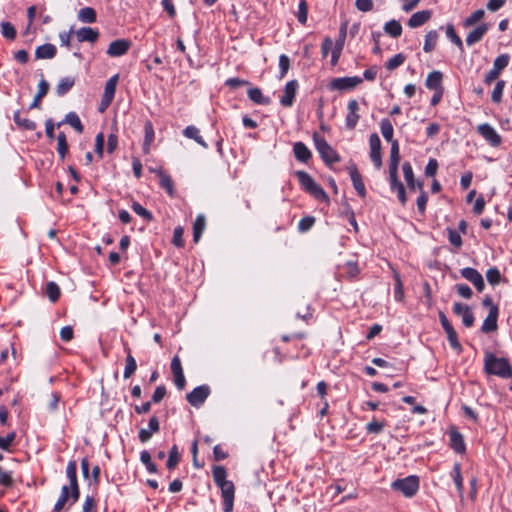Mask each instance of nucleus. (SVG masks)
I'll use <instances>...</instances> for the list:
<instances>
[{
	"label": "nucleus",
	"instance_id": "7c9ffc66",
	"mask_svg": "<svg viewBox=\"0 0 512 512\" xmlns=\"http://www.w3.org/2000/svg\"><path fill=\"white\" fill-rule=\"evenodd\" d=\"M206 227V219L205 216L200 214L196 217L194 224H193V241L195 243H198L203 231Z\"/></svg>",
	"mask_w": 512,
	"mask_h": 512
},
{
	"label": "nucleus",
	"instance_id": "4be33fe9",
	"mask_svg": "<svg viewBox=\"0 0 512 512\" xmlns=\"http://www.w3.org/2000/svg\"><path fill=\"white\" fill-rule=\"evenodd\" d=\"M57 49L55 45L46 43L40 45L35 50V58L36 59H52L56 56Z\"/></svg>",
	"mask_w": 512,
	"mask_h": 512
},
{
	"label": "nucleus",
	"instance_id": "de8ad7c7",
	"mask_svg": "<svg viewBox=\"0 0 512 512\" xmlns=\"http://www.w3.org/2000/svg\"><path fill=\"white\" fill-rule=\"evenodd\" d=\"M510 56L508 54H501L495 58L493 62V69L501 74V72L508 66Z\"/></svg>",
	"mask_w": 512,
	"mask_h": 512
},
{
	"label": "nucleus",
	"instance_id": "6ab92c4d",
	"mask_svg": "<svg viewBox=\"0 0 512 512\" xmlns=\"http://www.w3.org/2000/svg\"><path fill=\"white\" fill-rule=\"evenodd\" d=\"M489 30V25L487 23H482L479 26H477L475 29L470 31L466 37V44L468 46H472L475 43L481 41V39L484 37V35Z\"/></svg>",
	"mask_w": 512,
	"mask_h": 512
},
{
	"label": "nucleus",
	"instance_id": "c85d7f7f",
	"mask_svg": "<svg viewBox=\"0 0 512 512\" xmlns=\"http://www.w3.org/2000/svg\"><path fill=\"white\" fill-rule=\"evenodd\" d=\"M183 135L189 139H193L195 142H197L203 148H208V144L205 142V140L200 135V131L197 127H195L193 125L187 126L183 130Z\"/></svg>",
	"mask_w": 512,
	"mask_h": 512
},
{
	"label": "nucleus",
	"instance_id": "9b49d317",
	"mask_svg": "<svg viewBox=\"0 0 512 512\" xmlns=\"http://www.w3.org/2000/svg\"><path fill=\"white\" fill-rule=\"evenodd\" d=\"M347 110L348 112L345 118V125L347 129L353 130L360 119L359 104L357 100H350L347 105Z\"/></svg>",
	"mask_w": 512,
	"mask_h": 512
},
{
	"label": "nucleus",
	"instance_id": "6e6552de",
	"mask_svg": "<svg viewBox=\"0 0 512 512\" xmlns=\"http://www.w3.org/2000/svg\"><path fill=\"white\" fill-rule=\"evenodd\" d=\"M478 133L488 142V144L492 147H498L502 143V138L498 134V132L495 130L494 127H492L488 123L480 124L477 127Z\"/></svg>",
	"mask_w": 512,
	"mask_h": 512
},
{
	"label": "nucleus",
	"instance_id": "4d7b16f0",
	"mask_svg": "<svg viewBox=\"0 0 512 512\" xmlns=\"http://www.w3.org/2000/svg\"><path fill=\"white\" fill-rule=\"evenodd\" d=\"M504 87H505V81L504 80H500V81H498L496 83V85H495V87H494V89L492 91V95H491V100L494 103L501 102Z\"/></svg>",
	"mask_w": 512,
	"mask_h": 512
},
{
	"label": "nucleus",
	"instance_id": "412c9836",
	"mask_svg": "<svg viewBox=\"0 0 512 512\" xmlns=\"http://www.w3.org/2000/svg\"><path fill=\"white\" fill-rule=\"evenodd\" d=\"M432 16L431 10L418 11L410 17L408 20V26L410 28H417L425 24Z\"/></svg>",
	"mask_w": 512,
	"mask_h": 512
},
{
	"label": "nucleus",
	"instance_id": "a19ab883",
	"mask_svg": "<svg viewBox=\"0 0 512 512\" xmlns=\"http://www.w3.org/2000/svg\"><path fill=\"white\" fill-rule=\"evenodd\" d=\"M380 130H381V133L386 141H388L390 143H392L394 141L393 140L394 129H393V125L389 119L384 118L381 120Z\"/></svg>",
	"mask_w": 512,
	"mask_h": 512
},
{
	"label": "nucleus",
	"instance_id": "aec40b11",
	"mask_svg": "<svg viewBox=\"0 0 512 512\" xmlns=\"http://www.w3.org/2000/svg\"><path fill=\"white\" fill-rule=\"evenodd\" d=\"M76 37L79 42L94 43L99 38V32L91 27H82L76 31Z\"/></svg>",
	"mask_w": 512,
	"mask_h": 512
},
{
	"label": "nucleus",
	"instance_id": "5701e85b",
	"mask_svg": "<svg viewBox=\"0 0 512 512\" xmlns=\"http://www.w3.org/2000/svg\"><path fill=\"white\" fill-rule=\"evenodd\" d=\"M293 153L295 158L303 163H307L312 157L311 151L303 142H296L294 144Z\"/></svg>",
	"mask_w": 512,
	"mask_h": 512
},
{
	"label": "nucleus",
	"instance_id": "a211bd4d",
	"mask_svg": "<svg viewBox=\"0 0 512 512\" xmlns=\"http://www.w3.org/2000/svg\"><path fill=\"white\" fill-rule=\"evenodd\" d=\"M449 439H450V447L456 453L462 454V453H464L466 451L464 437L456 429H454V428L450 429V431H449Z\"/></svg>",
	"mask_w": 512,
	"mask_h": 512
},
{
	"label": "nucleus",
	"instance_id": "f257e3e1",
	"mask_svg": "<svg viewBox=\"0 0 512 512\" xmlns=\"http://www.w3.org/2000/svg\"><path fill=\"white\" fill-rule=\"evenodd\" d=\"M213 480L221 489L223 498V511L232 512L234 506L235 486L232 481L227 480V471L223 466H215L212 469Z\"/></svg>",
	"mask_w": 512,
	"mask_h": 512
},
{
	"label": "nucleus",
	"instance_id": "ddd939ff",
	"mask_svg": "<svg viewBox=\"0 0 512 512\" xmlns=\"http://www.w3.org/2000/svg\"><path fill=\"white\" fill-rule=\"evenodd\" d=\"M298 87L299 84L297 80H290L286 83L283 96L280 99L282 106L291 107L293 105Z\"/></svg>",
	"mask_w": 512,
	"mask_h": 512
},
{
	"label": "nucleus",
	"instance_id": "864d4df0",
	"mask_svg": "<svg viewBox=\"0 0 512 512\" xmlns=\"http://www.w3.org/2000/svg\"><path fill=\"white\" fill-rule=\"evenodd\" d=\"M446 231H447L448 240H449L450 244L456 248H460L463 244L461 235L456 230H454L453 228H450V227H448L446 229Z\"/></svg>",
	"mask_w": 512,
	"mask_h": 512
},
{
	"label": "nucleus",
	"instance_id": "13d9d810",
	"mask_svg": "<svg viewBox=\"0 0 512 512\" xmlns=\"http://www.w3.org/2000/svg\"><path fill=\"white\" fill-rule=\"evenodd\" d=\"M314 224H315V217H313V216L303 217L298 223V230L301 233H305V232L309 231L313 227Z\"/></svg>",
	"mask_w": 512,
	"mask_h": 512
},
{
	"label": "nucleus",
	"instance_id": "2f4dec72",
	"mask_svg": "<svg viewBox=\"0 0 512 512\" xmlns=\"http://www.w3.org/2000/svg\"><path fill=\"white\" fill-rule=\"evenodd\" d=\"M119 75L116 74L112 76L105 84L103 97H105V102L108 100H113L116 92V86L118 83Z\"/></svg>",
	"mask_w": 512,
	"mask_h": 512
},
{
	"label": "nucleus",
	"instance_id": "8fccbe9b",
	"mask_svg": "<svg viewBox=\"0 0 512 512\" xmlns=\"http://www.w3.org/2000/svg\"><path fill=\"white\" fill-rule=\"evenodd\" d=\"M446 35L450 39L452 43H454L460 51H463V42L461 38L457 35L453 25L448 24L446 27Z\"/></svg>",
	"mask_w": 512,
	"mask_h": 512
},
{
	"label": "nucleus",
	"instance_id": "bf43d9fd",
	"mask_svg": "<svg viewBox=\"0 0 512 512\" xmlns=\"http://www.w3.org/2000/svg\"><path fill=\"white\" fill-rule=\"evenodd\" d=\"M446 334H447V338H448V341H449L451 347L454 350L461 352L462 346L458 340V335H457V332L455 331V329L453 328V329L449 330L448 332H446Z\"/></svg>",
	"mask_w": 512,
	"mask_h": 512
},
{
	"label": "nucleus",
	"instance_id": "7ed1b4c3",
	"mask_svg": "<svg viewBox=\"0 0 512 512\" xmlns=\"http://www.w3.org/2000/svg\"><path fill=\"white\" fill-rule=\"evenodd\" d=\"M313 141L316 147V150L320 154V157L325 162L327 166H332L335 163L340 162V156L336 152V150L325 140V138L321 137L317 133L313 135Z\"/></svg>",
	"mask_w": 512,
	"mask_h": 512
},
{
	"label": "nucleus",
	"instance_id": "5fc2aeb1",
	"mask_svg": "<svg viewBox=\"0 0 512 512\" xmlns=\"http://www.w3.org/2000/svg\"><path fill=\"white\" fill-rule=\"evenodd\" d=\"M405 59L406 57L402 53H398L387 61L385 67L388 70L392 71L401 66L404 63Z\"/></svg>",
	"mask_w": 512,
	"mask_h": 512
},
{
	"label": "nucleus",
	"instance_id": "603ef678",
	"mask_svg": "<svg viewBox=\"0 0 512 512\" xmlns=\"http://www.w3.org/2000/svg\"><path fill=\"white\" fill-rule=\"evenodd\" d=\"M395 280V288H394V298L396 301L401 302L404 299V290L403 283L398 273L394 274Z\"/></svg>",
	"mask_w": 512,
	"mask_h": 512
},
{
	"label": "nucleus",
	"instance_id": "09e8293b",
	"mask_svg": "<svg viewBox=\"0 0 512 512\" xmlns=\"http://www.w3.org/2000/svg\"><path fill=\"white\" fill-rule=\"evenodd\" d=\"M386 423L384 421H378L375 418L372 419L369 423H367L365 429L367 433L379 434L383 431Z\"/></svg>",
	"mask_w": 512,
	"mask_h": 512
},
{
	"label": "nucleus",
	"instance_id": "3c124183",
	"mask_svg": "<svg viewBox=\"0 0 512 512\" xmlns=\"http://www.w3.org/2000/svg\"><path fill=\"white\" fill-rule=\"evenodd\" d=\"M1 34L8 40H14L16 37V29L10 22H2L0 24Z\"/></svg>",
	"mask_w": 512,
	"mask_h": 512
},
{
	"label": "nucleus",
	"instance_id": "e2e57ef3",
	"mask_svg": "<svg viewBox=\"0 0 512 512\" xmlns=\"http://www.w3.org/2000/svg\"><path fill=\"white\" fill-rule=\"evenodd\" d=\"M486 278L491 285H496L500 282L501 274L496 267H492L487 270Z\"/></svg>",
	"mask_w": 512,
	"mask_h": 512
},
{
	"label": "nucleus",
	"instance_id": "c9c22d12",
	"mask_svg": "<svg viewBox=\"0 0 512 512\" xmlns=\"http://www.w3.org/2000/svg\"><path fill=\"white\" fill-rule=\"evenodd\" d=\"M249 99L259 105H267L269 104L270 100L268 97H265L262 93V91L255 87L250 88L247 92Z\"/></svg>",
	"mask_w": 512,
	"mask_h": 512
},
{
	"label": "nucleus",
	"instance_id": "4468645a",
	"mask_svg": "<svg viewBox=\"0 0 512 512\" xmlns=\"http://www.w3.org/2000/svg\"><path fill=\"white\" fill-rule=\"evenodd\" d=\"M131 47V42L127 39H118L112 41L107 49L110 57H120L125 55Z\"/></svg>",
	"mask_w": 512,
	"mask_h": 512
},
{
	"label": "nucleus",
	"instance_id": "cd10ccee",
	"mask_svg": "<svg viewBox=\"0 0 512 512\" xmlns=\"http://www.w3.org/2000/svg\"><path fill=\"white\" fill-rule=\"evenodd\" d=\"M451 476L453 478L454 484L457 488L459 497L461 500L464 498V491H463V477L461 474V465L460 463H455L451 472Z\"/></svg>",
	"mask_w": 512,
	"mask_h": 512
},
{
	"label": "nucleus",
	"instance_id": "b1692460",
	"mask_svg": "<svg viewBox=\"0 0 512 512\" xmlns=\"http://www.w3.org/2000/svg\"><path fill=\"white\" fill-rule=\"evenodd\" d=\"M403 174L405 181L407 182V185L410 189H415L416 187L419 190L423 189V184L421 182H416L414 179V173L412 166L409 162H405L402 166Z\"/></svg>",
	"mask_w": 512,
	"mask_h": 512
},
{
	"label": "nucleus",
	"instance_id": "9d476101",
	"mask_svg": "<svg viewBox=\"0 0 512 512\" xmlns=\"http://www.w3.org/2000/svg\"><path fill=\"white\" fill-rule=\"evenodd\" d=\"M369 146L370 158L374 163L375 167L379 169L382 166L381 140L376 133L370 135Z\"/></svg>",
	"mask_w": 512,
	"mask_h": 512
},
{
	"label": "nucleus",
	"instance_id": "69168bd1",
	"mask_svg": "<svg viewBox=\"0 0 512 512\" xmlns=\"http://www.w3.org/2000/svg\"><path fill=\"white\" fill-rule=\"evenodd\" d=\"M183 233H184V229L181 226H177L174 229L172 243L176 247H183L184 246Z\"/></svg>",
	"mask_w": 512,
	"mask_h": 512
},
{
	"label": "nucleus",
	"instance_id": "a878e982",
	"mask_svg": "<svg viewBox=\"0 0 512 512\" xmlns=\"http://www.w3.org/2000/svg\"><path fill=\"white\" fill-rule=\"evenodd\" d=\"M144 142H143V152L148 154L150 152L151 144L154 141L155 133L153 124L151 121L147 120L144 124Z\"/></svg>",
	"mask_w": 512,
	"mask_h": 512
},
{
	"label": "nucleus",
	"instance_id": "39448f33",
	"mask_svg": "<svg viewBox=\"0 0 512 512\" xmlns=\"http://www.w3.org/2000/svg\"><path fill=\"white\" fill-rule=\"evenodd\" d=\"M392 488L401 492L406 497H412L419 489V479L414 475L398 479L392 483Z\"/></svg>",
	"mask_w": 512,
	"mask_h": 512
},
{
	"label": "nucleus",
	"instance_id": "20e7f679",
	"mask_svg": "<svg viewBox=\"0 0 512 512\" xmlns=\"http://www.w3.org/2000/svg\"><path fill=\"white\" fill-rule=\"evenodd\" d=\"M295 175L302 188L310 193L313 197L318 200H326L327 194L324 189L318 185L313 178L305 171H296Z\"/></svg>",
	"mask_w": 512,
	"mask_h": 512
},
{
	"label": "nucleus",
	"instance_id": "f8f14e48",
	"mask_svg": "<svg viewBox=\"0 0 512 512\" xmlns=\"http://www.w3.org/2000/svg\"><path fill=\"white\" fill-rule=\"evenodd\" d=\"M461 276L471 282L477 291L482 292L485 284L482 275L474 268L466 267L460 270Z\"/></svg>",
	"mask_w": 512,
	"mask_h": 512
},
{
	"label": "nucleus",
	"instance_id": "dca6fc26",
	"mask_svg": "<svg viewBox=\"0 0 512 512\" xmlns=\"http://www.w3.org/2000/svg\"><path fill=\"white\" fill-rule=\"evenodd\" d=\"M453 312L462 317V323L465 327L473 326L475 318L469 306L456 302L453 306Z\"/></svg>",
	"mask_w": 512,
	"mask_h": 512
},
{
	"label": "nucleus",
	"instance_id": "4c0bfd02",
	"mask_svg": "<svg viewBox=\"0 0 512 512\" xmlns=\"http://www.w3.org/2000/svg\"><path fill=\"white\" fill-rule=\"evenodd\" d=\"M78 19L83 23H94L96 21V11L92 7H84L78 12Z\"/></svg>",
	"mask_w": 512,
	"mask_h": 512
},
{
	"label": "nucleus",
	"instance_id": "338daca9",
	"mask_svg": "<svg viewBox=\"0 0 512 512\" xmlns=\"http://www.w3.org/2000/svg\"><path fill=\"white\" fill-rule=\"evenodd\" d=\"M104 144H105L104 134L98 133L95 138V152L100 159L103 157Z\"/></svg>",
	"mask_w": 512,
	"mask_h": 512
},
{
	"label": "nucleus",
	"instance_id": "ea45409f",
	"mask_svg": "<svg viewBox=\"0 0 512 512\" xmlns=\"http://www.w3.org/2000/svg\"><path fill=\"white\" fill-rule=\"evenodd\" d=\"M399 162H400L399 143H398V141H393L391 143V149H390L389 169H398Z\"/></svg>",
	"mask_w": 512,
	"mask_h": 512
},
{
	"label": "nucleus",
	"instance_id": "58836bf2",
	"mask_svg": "<svg viewBox=\"0 0 512 512\" xmlns=\"http://www.w3.org/2000/svg\"><path fill=\"white\" fill-rule=\"evenodd\" d=\"M181 459V454L178 450L177 445H173L168 454V460L166 462V467L169 470H173L179 464Z\"/></svg>",
	"mask_w": 512,
	"mask_h": 512
},
{
	"label": "nucleus",
	"instance_id": "79ce46f5",
	"mask_svg": "<svg viewBox=\"0 0 512 512\" xmlns=\"http://www.w3.org/2000/svg\"><path fill=\"white\" fill-rule=\"evenodd\" d=\"M46 295L48 296L49 300L53 303L58 301L61 291L57 283L50 281L46 284L45 288Z\"/></svg>",
	"mask_w": 512,
	"mask_h": 512
},
{
	"label": "nucleus",
	"instance_id": "e433bc0d",
	"mask_svg": "<svg viewBox=\"0 0 512 512\" xmlns=\"http://www.w3.org/2000/svg\"><path fill=\"white\" fill-rule=\"evenodd\" d=\"M384 31L393 38L400 37L402 34V26L397 20H390L384 25Z\"/></svg>",
	"mask_w": 512,
	"mask_h": 512
},
{
	"label": "nucleus",
	"instance_id": "f3484780",
	"mask_svg": "<svg viewBox=\"0 0 512 512\" xmlns=\"http://www.w3.org/2000/svg\"><path fill=\"white\" fill-rule=\"evenodd\" d=\"M498 314H499L498 307L492 306L491 309L489 310L487 317L484 319L483 324L481 326V331L483 333H490V332L497 330Z\"/></svg>",
	"mask_w": 512,
	"mask_h": 512
},
{
	"label": "nucleus",
	"instance_id": "6e6d98bb",
	"mask_svg": "<svg viewBox=\"0 0 512 512\" xmlns=\"http://www.w3.org/2000/svg\"><path fill=\"white\" fill-rule=\"evenodd\" d=\"M290 68V59L287 55L281 54L279 57V79H283Z\"/></svg>",
	"mask_w": 512,
	"mask_h": 512
},
{
	"label": "nucleus",
	"instance_id": "bb28decb",
	"mask_svg": "<svg viewBox=\"0 0 512 512\" xmlns=\"http://www.w3.org/2000/svg\"><path fill=\"white\" fill-rule=\"evenodd\" d=\"M154 172L159 176L160 186L166 190V192L170 195H174V183L171 177L165 173L162 169H156Z\"/></svg>",
	"mask_w": 512,
	"mask_h": 512
},
{
	"label": "nucleus",
	"instance_id": "0e129e2a",
	"mask_svg": "<svg viewBox=\"0 0 512 512\" xmlns=\"http://www.w3.org/2000/svg\"><path fill=\"white\" fill-rule=\"evenodd\" d=\"M389 179L391 190L397 191L399 187H404L398 179V169H389Z\"/></svg>",
	"mask_w": 512,
	"mask_h": 512
},
{
	"label": "nucleus",
	"instance_id": "a18cd8bd",
	"mask_svg": "<svg viewBox=\"0 0 512 512\" xmlns=\"http://www.w3.org/2000/svg\"><path fill=\"white\" fill-rule=\"evenodd\" d=\"M484 16L485 11L483 9H478L464 20L463 26L465 28L471 27L475 25L477 22L481 21L484 18Z\"/></svg>",
	"mask_w": 512,
	"mask_h": 512
},
{
	"label": "nucleus",
	"instance_id": "c756f323",
	"mask_svg": "<svg viewBox=\"0 0 512 512\" xmlns=\"http://www.w3.org/2000/svg\"><path fill=\"white\" fill-rule=\"evenodd\" d=\"M125 351L127 352V356L125 359V369L123 373V377L125 379L130 378L137 369V363L135 358L132 356L131 351L128 347H125Z\"/></svg>",
	"mask_w": 512,
	"mask_h": 512
},
{
	"label": "nucleus",
	"instance_id": "f03ea898",
	"mask_svg": "<svg viewBox=\"0 0 512 512\" xmlns=\"http://www.w3.org/2000/svg\"><path fill=\"white\" fill-rule=\"evenodd\" d=\"M485 371L488 374L496 375L501 378H510L512 368L505 358H498L494 354H487L485 357Z\"/></svg>",
	"mask_w": 512,
	"mask_h": 512
},
{
	"label": "nucleus",
	"instance_id": "c03bdc74",
	"mask_svg": "<svg viewBox=\"0 0 512 512\" xmlns=\"http://www.w3.org/2000/svg\"><path fill=\"white\" fill-rule=\"evenodd\" d=\"M360 270L358 268V265L354 261H348L343 266V273L349 280H354L358 276Z\"/></svg>",
	"mask_w": 512,
	"mask_h": 512
},
{
	"label": "nucleus",
	"instance_id": "0eeeda50",
	"mask_svg": "<svg viewBox=\"0 0 512 512\" xmlns=\"http://www.w3.org/2000/svg\"><path fill=\"white\" fill-rule=\"evenodd\" d=\"M66 476L69 480V486L72 496V504L76 503L80 497V489L77 480V463L69 461L66 467Z\"/></svg>",
	"mask_w": 512,
	"mask_h": 512
},
{
	"label": "nucleus",
	"instance_id": "680f3d73",
	"mask_svg": "<svg viewBox=\"0 0 512 512\" xmlns=\"http://www.w3.org/2000/svg\"><path fill=\"white\" fill-rule=\"evenodd\" d=\"M308 6L305 0H301L298 6L297 19L301 24H305L307 21Z\"/></svg>",
	"mask_w": 512,
	"mask_h": 512
},
{
	"label": "nucleus",
	"instance_id": "473e14b6",
	"mask_svg": "<svg viewBox=\"0 0 512 512\" xmlns=\"http://www.w3.org/2000/svg\"><path fill=\"white\" fill-rule=\"evenodd\" d=\"M75 84V78L74 77H64L61 78L59 83L56 86V94L58 96H64L66 93H68L71 88Z\"/></svg>",
	"mask_w": 512,
	"mask_h": 512
},
{
	"label": "nucleus",
	"instance_id": "49530a36",
	"mask_svg": "<svg viewBox=\"0 0 512 512\" xmlns=\"http://www.w3.org/2000/svg\"><path fill=\"white\" fill-rule=\"evenodd\" d=\"M65 122L72 126L78 133L83 132V125L75 112H70L65 117Z\"/></svg>",
	"mask_w": 512,
	"mask_h": 512
},
{
	"label": "nucleus",
	"instance_id": "72a5a7b5",
	"mask_svg": "<svg viewBox=\"0 0 512 512\" xmlns=\"http://www.w3.org/2000/svg\"><path fill=\"white\" fill-rule=\"evenodd\" d=\"M439 34L436 30H430L425 35L423 50L426 53L433 51L437 45Z\"/></svg>",
	"mask_w": 512,
	"mask_h": 512
},
{
	"label": "nucleus",
	"instance_id": "423d86ee",
	"mask_svg": "<svg viewBox=\"0 0 512 512\" xmlns=\"http://www.w3.org/2000/svg\"><path fill=\"white\" fill-rule=\"evenodd\" d=\"M363 79L359 76L333 78L329 83L330 90L348 91L361 84Z\"/></svg>",
	"mask_w": 512,
	"mask_h": 512
},
{
	"label": "nucleus",
	"instance_id": "774afa93",
	"mask_svg": "<svg viewBox=\"0 0 512 512\" xmlns=\"http://www.w3.org/2000/svg\"><path fill=\"white\" fill-rule=\"evenodd\" d=\"M437 170L438 162L436 159L431 158L425 167V175L428 177H433L437 173Z\"/></svg>",
	"mask_w": 512,
	"mask_h": 512
},
{
	"label": "nucleus",
	"instance_id": "052dcab7",
	"mask_svg": "<svg viewBox=\"0 0 512 512\" xmlns=\"http://www.w3.org/2000/svg\"><path fill=\"white\" fill-rule=\"evenodd\" d=\"M132 210L139 216H141L143 219L150 221L152 220V214L144 208L140 203L133 202L132 204Z\"/></svg>",
	"mask_w": 512,
	"mask_h": 512
},
{
	"label": "nucleus",
	"instance_id": "2eb2a0df",
	"mask_svg": "<svg viewBox=\"0 0 512 512\" xmlns=\"http://www.w3.org/2000/svg\"><path fill=\"white\" fill-rule=\"evenodd\" d=\"M347 169H348L353 187L357 191L358 195L360 197L364 198L366 196V188H365V184L362 180V175L358 171L355 164H350Z\"/></svg>",
	"mask_w": 512,
	"mask_h": 512
},
{
	"label": "nucleus",
	"instance_id": "1a4fd4ad",
	"mask_svg": "<svg viewBox=\"0 0 512 512\" xmlns=\"http://www.w3.org/2000/svg\"><path fill=\"white\" fill-rule=\"evenodd\" d=\"M209 394L210 388L207 385H201L188 393L186 398L190 405L199 407L205 402Z\"/></svg>",
	"mask_w": 512,
	"mask_h": 512
},
{
	"label": "nucleus",
	"instance_id": "f704fd0d",
	"mask_svg": "<svg viewBox=\"0 0 512 512\" xmlns=\"http://www.w3.org/2000/svg\"><path fill=\"white\" fill-rule=\"evenodd\" d=\"M14 122L24 130L33 131L36 129V123L26 117H22L20 111H16L13 116Z\"/></svg>",
	"mask_w": 512,
	"mask_h": 512
},
{
	"label": "nucleus",
	"instance_id": "393cba45",
	"mask_svg": "<svg viewBox=\"0 0 512 512\" xmlns=\"http://www.w3.org/2000/svg\"><path fill=\"white\" fill-rule=\"evenodd\" d=\"M442 78H443L442 72L432 71L428 74V76L426 78L425 85L430 90L440 91V90H442V87H441Z\"/></svg>",
	"mask_w": 512,
	"mask_h": 512
},
{
	"label": "nucleus",
	"instance_id": "37998d69",
	"mask_svg": "<svg viewBox=\"0 0 512 512\" xmlns=\"http://www.w3.org/2000/svg\"><path fill=\"white\" fill-rule=\"evenodd\" d=\"M57 152L62 160L68 153V143L64 132H60L57 136Z\"/></svg>",
	"mask_w": 512,
	"mask_h": 512
}]
</instances>
